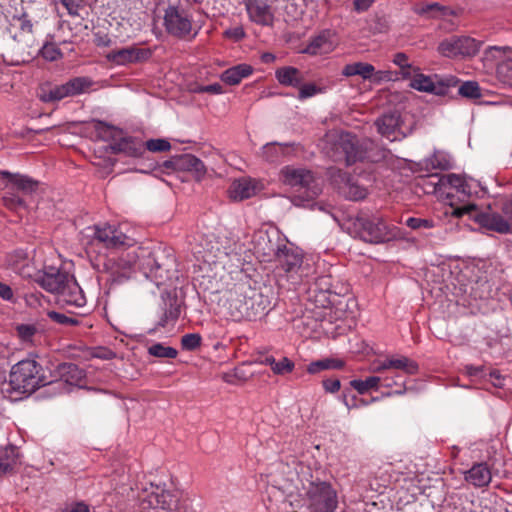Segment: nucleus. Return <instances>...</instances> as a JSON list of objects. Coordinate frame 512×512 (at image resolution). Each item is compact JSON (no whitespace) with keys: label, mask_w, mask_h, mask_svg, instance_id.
<instances>
[{"label":"nucleus","mask_w":512,"mask_h":512,"mask_svg":"<svg viewBox=\"0 0 512 512\" xmlns=\"http://www.w3.org/2000/svg\"><path fill=\"white\" fill-rule=\"evenodd\" d=\"M439 184L444 187L449 186L451 189L455 190V193L463 197H469L472 194L471 185L461 175H442L439 179Z\"/></svg>","instance_id":"c756f323"},{"label":"nucleus","mask_w":512,"mask_h":512,"mask_svg":"<svg viewBox=\"0 0 512 512\" xmlns=\"http://www.w3.org/2000/svg\"><path fill=\"white\" fill-rule=\"evenodd\" d=\"M245 7L249 19L262 26H271L274 14L271 7L263 0H245Z\"/></svg>","instance_id":"6ab92c4d"},{"label":"nucleus","mask_w":512,"mask_h":512,"mask_svg":"<svg viewBox=\"0 0 512 512\" xmlns=\"http://www.w3.org/2000/svg\"><path fill=\"white\" fill-rule=\"evenodd\" d=\"M393 80V75L391 71L388 70H379L376 71L375 67L373 66V75L372 79L370 80L373 83L379 84L383 81H391Z\"/></svg>","instance_id":"4d7b16f0"},{"label":"nucleus","mask_w":512,"mask_h":512,"mask_svg":"<svg viewBox=\"0 0 512 512\" xmlns=\"http://www.w3.org/2000/svg\"><path fill=\"white\" fill-rule=\"evenodd\" d=\"M410 87L413 89H416L418 91L422 92H428V93H436L440 94L441 91H438L436 89V86L434 82L432 81L431 77L426 76L424 74L417 73L414 75V77L411 79Z\"/></svg>","instance_id":"ea45409f"},{"label":"nucleus","mask_w":512,"mask_h":512,"mask_svg":"<svg viewBox=\"0 0 512 512\" xmlns=\"http://www.w3.org/2000/svg\"><path fill=\"white\" fill-rule=\"evenodd\" d=\"M176 171L191 172L196 180H201L206 173L203 162L192 154L176 156Z\"/></svg>","instance_id":"a878e982"},{"label":"nucleus","mask_w":512,"mask_h":512,"mask_svg":"<svg viewBox=\"0 0 512 512\" xmlns=\"http://www.w3.org/2000/svg\"><path fill=\"white\" fill-rule=\"evenodd\" d=\"M115 153H124L130 157H139L144 152V145L141 140L134 137H118L111 145Z\"/></svg>","instance_id":"bb28decb"},{"label":"nucleus","mask_w":512,"mask_h":512,"mask_svg":"<svg viewBox=\"0 0 512 512\" xmlns=\"http://www.w3.org/2000/svg\"><path fill=\"white\" fill-rule=\"evenodd\" d=\"M464 479L475 488H482L489 485L492 480V473L487 463H476L464 472Z\"/></svg>","instance_id":"b1692460"},{"label":"nucleus","mask_w":512,"mask_h":512,"mask_svg":"<svg viewBox=\"0 0 512 512\" xmlns=\"http://www.w3.org/2000/svg\"><path fill=\"white\" fill-rule=\"evenodd\" d=\"M341 387L339 379H325L323 380V388L328 393L338 392Z\"/></svg>","instance_id":"bf43d9fd"},{"label":"nucleus","mask_w":512,"mask_h":512,"mask_svg":"<svg viewBox=\"0 0 512 512\" xmlns=\"http://www.w3.org/2000/svg\"><path fill=\"white\" fill-rule=\"evenodd\" d=\"M452 215L455 217L468 215L482 228L500 234L512 233V198L503 205L502 214L494 212L490 208L481 211L475 204H468L454 208Z\"/></svg>","instance_id":"f257e3e1"},{"label":"nucleus","mask_w":512,"mask_h":512,"mask_svg":"<svg viewBox=\"0 0 512 512\" xmlns=\"http://www.w3.org/2000/svg\"><path fill=\"white\" fill-rule=\"evenodd\" d=\"M314 258L287 259L277 267L279 276H286L293 284H297L303 278L309 277L314 272Z\"/></svg>","instance_id":"4468645a"},{"label":"nucleus","mask_w":512,"mask_h":512,"mask_svg":"<svg viewBox=\"0 0 512 512\" xmlns=\"http://www.w3.org/2000/svg\"><path fill=\"white\" fill-rule=\"evenodd\" d=\"M421 166L426 170H447L451 167L450 160L447 155L442 152H435L431 156L425 158L421 163Z\"/></svg>","instance_id":"4c0bfd02"},{"label":"nucleus","mask_w":512,"mask_h":512,"mask_svg":"<svg viewBox=\"0 0 512 512\" xmlns=\"http://www.w3.org/2000/svg\"><path fill=\"white\" fill-rule=\"evenodd\" d=\"M18 461V450L15 446L8 445L0 452V475L11 471Z\"/></svg>","instance_id":"c9c22d12"},{"label":"nucleus","mask_w":512,"mask_h":512,"mask_svg":"<svg viewBox=\"0 0 512 512\" xmlns=\"http://www.w3.org/2000/svg\"><path fill=\"white\" fill-rule=\"evenodd\" d=\"M48 317L58 323V324H61V325H77L79 323V321L76 319V318H73V317H68L67 315L63 314V313H59V312H56V311H49L47 313Z\"/></svg>","instance_id":"864d4df0"},{"label":"nucleus","mask_w":512,"mask_h":512,"mask_svg":"<svg viewBox=\"0 0 512 512\" xmlns=\"http://www.w3.org/2000/svg\"><path fill=\"white\" fill-rule=\"evenodd\" d=\"M382 378L378 376H370L365 380L354 379L350 381V385L354 388L359 394H365L370 389L377 390L381 383Z\"/></svg>","instance_id":"a19ab883"},{"label":"nucleus","mask_w":512,"mask_h":512,"mask_svg":"<svg viewBox=\"0 0 512 512\" xmlns=\"http://www.w3.org/2000/svg\"><path fill=\"white\" fill-rule=\"evenodd\" d=\"M142 264L143 275L158 288L171 286L177 278L176 271L166 268V264L159 263L155 258H145Z\"/></svg>","instance_id":"2eb2a0df"},{"label":"nucleus","mask_w":512,"mask_h":512,"mask_svg":"<svg viewBox=\"0 0 512 512\" xmlns=\"http://www.w3.org/2000/svg\"><path fill=\"white\" fill-rule=\"evenodd\" d=\"M93 129L96 137L103 141H114L121 135V130L100 120L93 121Z\"/></svg>","instance_id":"72a5a7b5"},{"label":"nucleus","mask_w":512,"mask_h":512,"mask_svg":"<svg viewBox=\"0 0 512 512\" xmlns=\"http://www.w3.org/2000/svg\"><path fill=\"white\" fill-rule=\"evenodd\" d=\"M0 298L4 301L12 302L14 300V292L12 288L0 281Z\"/></svg>","instance_id":"052dcab7"},{"label":"nucleus","mask_w":512,"mask_h":512,"mask_svg":"<svg viewBox=\"0 0 512 512\" xmlns=\"http://www.w3.org/2000/svg\"><path fill=\"white\" fill-rule=\"evenodd\" d=\"M332 50L333 43L331 41V32L324 30L310 40L304 52L311 55H318L329 53Z\"/></svg>","instance_id":"c85d7f7f"},{"label":"nucleus","mask_w":512,"mask_h":512,"mask_svg":"<svg viewBox=\"0 0 512 512\" xmlns=\"http://www.w3.org/2000/svg\"><path fill=\"white\" fill-rule=\"evenodd\" d=\"M148 353L158 358H176L178 351L170 346H164L161 343H155L148 348Z\"/></svg>","instance_id":"79ce46f5"},{"label":"nucleus","mask_w":512,"mask_h":512,"mask_svg":"<svg viewBox=\"0 0 512 512\" xmlns=\"http://www.w3.org/2000/svg\"><path fill=\"white\" fill-rule=\"evenodd\" d=\"M143 145L144 149H147L150 152H165L171 148V144L165 139H150Z\"/></svg>","instance_id":"8fccbe9b"},{"label":"nucleus","mask_w":512,"mask_h":512,"mask_svg":"<svg viewBox=\"0 0 512 512\" xmlns=\"http://www.w3.org/2000/svg\"><path fill=\"white\" fill-rule=\"evenodd\" d=\"M297 89L299 90L297 95L299 100H305L324 92V88L317 86L315 83H305L304 81Z\"/></svg>","instance_id":"c03bdc74"},{"label":"nucleus","mask_w":512,"mask_h":512,"mask_svg":"<svg viewBox=\"0 0 512 512\" xmlns=\"http://www.w3.org/2000/svg\"><path fill=\"white\" fill-rule=\"evenodd\" d=\"M254 256H299L287 245L286 240L276 235L275 240L266 234H259L253 250Z\"/></svg>","instance_id":"f8f14e48"},{"label":"nucleus","mask_w":512,"mask_h":512,"mask_svg":"<svg viewBox=\"0 0 512 512\" xmlns=\"http://www.w3.org/2000/svg\"><path fill=\"white\" fill-rule=\"evenodd\" d=\"M41 366L34 359H24L12 366L9 375V386L20 394H31L46 384L40 374Z\"/></svg>","instance_id":"7ed1b4c3"},{"label":"nucleus","mask_w":512,"mask_h":512,"mask_svg":"<svg viewBox=\"0 0 512 512\" xmlns=\"http://www.w3.org/2000/svg\"><path fill=\"white\" fill-rule=\"evenodd\" d=\"M72 277L59 267L46 265L38 272L36 282L47 292L57 295Z\"/></svg>","instance_id":"ddd939ff"},{"label":"nucleus","mask_w":512,"mask_h":512,"mask_svg":"<svg viewBox=\"0 0 512 512\" xmlns=\"http://www.w3.org/2000/svg\"><path fill=\"white\" fill-rule=\"evenodd\" d=\"M282 180L299 193L298 197L309 201L317 197L321 191V184L310 170L286 166L281 170Z\"/></svg>","instance_id":"39448f33"},{"label":"nucleus","mask_w":512,"mask_h":512,"mask_svg":"<svg viewBox=\"0 0 512 512\" xmlns=\"http://www.w3.org/2000/svg\"><path fill=\"white\" fill-rule=\"evenodd\" d=\"M295 364L287 357H282L280 360H276L275 366L272 369L276 375H285L293 371Z\"/></svg>","instance_id":"3c124183"},{"label":"nucleus","mask_w":512,"mask_h":512,"mask_svg":"<svg viewBox=\"0 0 512 512\" xmlns=\"http://www.w3.org/2000/svg\"><path fill=\"white\" fill-rule=\"evenodd\" d=\"M66 97H69L66 83L51 86L49 88H43L40 94V99L43 102L60 101Z\"/></svg>","instance_id":"58836bf2"},{"label":"nucleus","mask_w":512,"mask_h":512,"mask_svg":"<svg viewBox=\"0 0 512 512\" xmlns=\"http://www.w3.org/2000/svg\"><path fill=\"white\" fill-rule=\"evenodd\" d=\"M373 33H385L388 30V21L384 16L376 15L370 24Z\"/></svg>","instance_id":"6e6d98bb"},{"label":"nucleus","mask_w":512,"mask_h":512,"mask_svg":"<svg viewBox=\"0 0 512 512\" xmlns=\"http://www.w3.org/2000/svg\"><path fill=\"white\" fill-rule=\"evenodd\" d=\"M62 512H90V510L84 502H76L64 508Z\"/></svg>","instance_id":"0e129e2a"},{"label":"nucleus","mask_w":512,"mask_h":512,"mask_svg":"<svg viewBox=\"0 0 512 512\" xmlns=\"http://www.w3.org/2000/svg\"><path fill=\"white\" fill-rule=\"evenodd\" d=\"M14 19H17L20 22L21 31L26 33H33V24L28 18V14L26 12H23L19 16H14Z\"/></svg>","instance_id":"13d9d810"},{"label":"nucleus","mask_w":512,"mask_h":512,"mask_svg":"<svg viewBox=\"0 0 512 512\" xmlns=\"http://www.w3.org/2000/svg\"><path fill=\"white\" fill-rule=\"evenodd\" d=\"M329 174L339 192L346 198L357 201L366 197V188L357 184L346 172L331 168Z\"/></svg>","instance_id":"dca6fc26"},{"label":"nucleus","mask_w":512,"mask_h":512,"mask_svg":"<svg viewBox=\"0 0 512 512\" xmlns=\"http://www.w3.org/2000/svg\"><path fill=\"white\" fill-rule=\"evenodd\" d=\"M359 237L369 243L389 242L397 237L395 227H389L381 218L358 217L354 222Z\"/></svg>","instance_id":"0eeeda50"},{"label":"nucleus","mask_w":512,"mask_h":512,"mask_svg":"<svg viewBox=\"0 0 512 512\" xmlns=\"http://www.w3.org/2000/svg\"><path fill=\"white\" fill-rule=\"evenodd\" d=\"M306 499L311 512H335L338 504L336 491L327 482H311Z\"/></svg>","instance_id":"6e6552de"},{"label":"nucleus","mask_w":512,"mask_h":512,"mask_svg":"<svg viewBox=\"0 0 512 512\" xmlns=\"http://www.w3.org/2000/svg\"><path fill=\"white\" fill-rule=\"evenodd\" d=\"M164 25L169 34L183 38L191 32L192 20L183 8L170 5L165 10Z\"/></svg>","instance_id":"9b49d317"},{"label":"nucleus","mask_w":512,"mask_h":512,"mask_svg":"<svg viewBox=\"0 0 512 512\" xmlns=\"http://www.w3.org/2000/svg\"><path fill=\"white\" fill-rule=\"evenodd\" d=\"M160 253L165 254L166 256L172 255L171 248H169L163 244H158L153 247L152 251L149 252L148 256H156L157 254H160Z\"/></svg>","instance_id":"338daca9"},{"label":"nucleus","mask_w":512,"mask_h":512,"mask_svg":"<svg viewBox=\"0 0 512 512\" xmlns=\"http://www.w3.org/2000/svg\"><path fill=\"white\" fill-rule=\"evenodd\" d=\"M0 176L6 178L0 187V200L4 207L11 211L26 209L24 196L34 193L39 182L26 175L14 174L9 171H0Z\"/></svg>","instance_id":"f03ea898"},{"label":"nucleus","mask_w":512,"mask_h":512,"mask_svg":"<svg viewBox=\"0 0 512 512\" xmlns=\"http://www.w3.org/2000/svg\"><path fill=\"white\" fill-rule=\"evenodd\" d=\"M87 231L93 233L92 244H102L108 249H118L121 247L131 246L133 240L119 231L116 227L107 223L95 225L87 228Z\"/></svg>","instance_id":"9d476101"},{"label":"nucleus","mask_w":512,"mask_h":512,"mask_svg":"<svg viewBox=\"0 0 512 512\" xmlns=\"http://www.w3.org/2000/svg\"><path fill=\"white\" fill-rule=\"evenodd\" d=\"M392 62L397 65L400 69H406L408 67L409 60L408 56L403 52L394 54Z\"/></svg>","instance_id":"e2e57ef3"},{"label":"nucleus","mask_w":512,"mask_h":512,"mask_svg":"<svg viewBox=\"0 0 512 512\" xmlns=\"http://www.w3.org/2000/svg\"><path fill=\"white\" fill-rule=\"evenodd\" d=\"M342 75L346 77L360 76L363 80H371L373 65L366 62H354L347 64L342 69Z\"/></svg>","instance_id":"2f4dec72"},{"label":"nucleus","mask_w":512,"mask_h":512,"mask_svg":"<svg viewBox=\"0 0 512 512\" xmlns=\"http://www.w3.org/2000/svg\"><path fill=\"white\" fill-rule=\"evenodd\" d=\"M331 366H332L331 359L318 360V361L311 362L308 365L307 372L310 374H316L322 370L331 369Z\"/></svg>","instance_id":"5fc2aeb1"},{"label":"nucleus","mask_w":512,"mask_h":512,"mask_svg":"<svg viewBox=\"0 0 512 512\" xmlns=\"http://www.w3.org/2000/svg\"><path fill=\"white\" fill-rule=\"evenodd\" d=\"M308 299L315 303L316 307H327L331 304V279L329 276H320L309 287Z\"/></svg>","instance_id":"aec40b11"},{"label":"nucleus","mask_w":512,"mask_h":512,"mask_svg":"<svg viewBox=\"0 0 512 512\" xmlns=\"http://www.w3.org/2000/svg\"><path fill=\"white\" fill-rule=\"evenodd\" d=\"M326 137L328 141L334 143L336 151L344 155L347 165L354 164L357 161H375V158L371 155L373 142L369 139L360 141L348 132H331Z\"/></svg>","instance_id":"20e7f679"},{"label":"nucleus","mask_w":512,"mask_h":512,"mask_svg":"<svg viewBox=\"0 0 512 512\" xmlns=\"http://www.w3.org/2000/svg\"><path fill=\"white\" fill-rule=\"evenodd\" d=\"M161 296L164 302V308L163 314L158 321V326L166 327L170 324H174L178 320L181 314V306L176 295H171L166 289L162 292Z\"/></svg>","instance_id":"5701e85b"},{"label":"nucleus","mask_w":512,"mask_h":512,"mask_svg":"<svg viewBox=\"0 0 512 512\" xmlns=\"http://www.w3.org/2000/svg\"><path fill=\"white\" fill-rule=\"evenodd\" d=\"M375 125L382 136L394 141L400 128V115L398 112L384 114L375 121Z\"/></svg>","instance_id":"393cba45"},{"label":"nucleus","mask_w":512,"mask_h":512,"mask_svg":"<svg viewBox=\"0 0 512 512\" xmlns=\"http://www.w3.org/2000/svg\"><path fill=\"white\" fill-rule=\"evenodd\" d=\"M479 51V43L469 36L453 35L442 40L438 52L448 58L471 57Z\"/></svg>","instance_id":"1a4fd4ad"},{"label":"nucleus","mask_w":512,"mask_h":512,"mask_svg":"<svg viewBox=\"0 0 512 512\" xmlns=\"http://www.w3.org/2000/svg\"><path fill=\"white\" fill-rule=\"evenodd\" d=\"M59 372L66 383L76 386H80L85 376L83 370L73 363H64L60 365Z\"/></svg>","instance_id":"473e14b6"},{"label":"nucleus","mask_w":512,"mask_h":512,"mask_svg":"<svg viewBox=\"0 0 512 512\" xmlns=\"http://www.w3.org/2000/svg\"><path fill=\"white\" fill-rule=\"evenodd\" d=\"M151 56L149 50L136 47H126L119 50H113L107 54L108 61L116 65H127L130 63L147 60Z\"/></svg>","instance_id":"a211bd4d"},{"label":"nucleus","mask_w":512,"mask_h":512,"mask_svg":"<svg viewBox=\"0 0 512 512\" xmlns=\"http://www.w3.org/2000/svg\"><path fill=\"white\" fill-rule=\"evenodd\" d=\"M499 79L509 86H512V58H507L497 65Z\"/></svg>","instance_id":"37998d69"},{"label":"nucleus","mask_w":512,"mask_h":512,"mask_svg":"<svg viewBox=\"0 0 512 512\" xmlns=\"http://www.w3.org/2000/svg\"><path fill=\"white\" fill-rule=\"evenodd\" d=\"M199 93H210V94H221L223 93V87L219 83H213L210 85L200 86L197 89Z\"/></svg>","instance_id":"680f3d73"},{"label":"nucleus","mask_w":512,"mask_h":512,"mask_svg":"<svg viewBox=\"0 0 512 512\" xmlns=\"http://www.w3.org/2000/svg\"><path fill=\"white\" fill-rule=\"evenodd\" d=\"M406 225L413 230L430 229L433 227V221L429 219L409 217Z\"/></svg>","instance_id":"603ef678"},{"label":"nucleus","mask_w":512,"mask_h":512,"mask_svg":"<svg viewBox=\"0 0 512 512\" xmlns=\"http://www.w3.org/2000/svg\"><path fill=\"white\" fill-rule=\"evenodd\" d=\"M142 512H184L178 506L177 498L161 485L150 484L140 496Z\"/></svg>","instance_id":"423d86ee"},{"label":"nucleus","mask_w":512,"mask_h":512,"mask_svg":"<svg viewBox=\"0 0 512 512\" xmlns=\"http://www.w3.org/2000/svg\"><path fill=\"white\" fill-rule=\"evenodd\" d=\"M288 148V144L267 143L262 147V157L271 163L278 162L285 156Z\"/></svg>","instance_id":"f704fd0d"},{"label":"nucleus","mask_w":512,"mask_h":512,"mask_svg":"<svg viewBox=\"0 0 512 512\" xmlns=\"http://www.w3.org/2000/svg\"><path fill=\"white\" fill-rule=\"evenodd\" d=\"M259 190V182L252 178L243 177L231 184L229 195L235 201H242L255 196Z\"/></svg>","instance_id":"4be33fe9"},{"label":"nucleus","mask_w":512,"mask_h":512,"mask_svg":"<svg viewBox=\"0 0 512 512\" xmlns=\"http://www.w3.org/2000/svg\"><path fill=\"white\" fill-rule=\"evenodd\" d=\"M390 369L401 371L406 375H415L418 373L419 366L406 356H390L383 361L376 362L372 371L380 373Z\"/></svg>","instance_id":"f3484780"},{"label":"nucleus","mask_w":512,"mask_h":512,"mask_svg":"<svg viewBox=\"0 0 512 512\" xmlns=\"http://www.w3.org/2000/svg\"><path fill=\"white\" fill-rule=\"evenodd\" d=\"M253 72V68L248 64H239L223 72L221 79L229 85H237L245 77Z\"/></svg>","instance_id":"7c9ffc66"},{"label":"nucleus","mask_w":512,"mask_h":512,"mask_svg":"<svg viewBox=\"0 0 512 512\" xmlns=\"http://www.w3.org/2000/svg\"><path fill=\"white\" fill-rule=\"evenodd\" d=\"M465 371L468 376L471 377H481L484 373L483 366H475V365H466Z\"/></svg>","instance_id":"69168bd1"},{"label":"nucleus","mask_w":512,"mask_h":512,"mask_svg":"<svg viewBox=\"0 0 512 512\" xmlns=\"http://www.w3.org/2000/svg\"><path fill=\"white\" fill-rule=\"evenodd\" d=\"M381 378H382L381 382L383 383V386L386 388H391L393 386H402L403 387V389L397 390V391L393 392V394L402 395L406 392L405 380L401 374H395L393 376H385V377H381ZM387 395L390 396V395H392V393H387Z\"/></svg>","instance_id":"49530a36"},{"label":"nucleus","mask_w":512,"mask_h":512,"mask_svg":"<svg viewBox=\"0 0 512 512\" xmlns=\"http://www.w3.org/2000/svg\"><path fill=\"white\" fill-rule=\"evenodd\" d=\"M17 336L23 342H32L35 334L37 333V328L34 324H18L15 327Z\"/></svg>","instance_id":"de8ad7c7"},{"label":"nucleus","mask_w":512,"mask_h":512,"mask_svg":"<svg viewBox=\"0 0 512 512\" xmlns=\"http://www.w3.org/2000/svg\"><path fill=\"white\" fill-rule=\"evenodd\" d=\"M458 93L466 98L476 99L481 97L480 87L475 81H466L458 89Z\"/></svg>","instance_id":"a18cd8bd"},{"label":"nucleus","mask_w":512,"mask_h":512,"mask_svg":"<svg viewBox=\"0 0 512 512\" xmlns=\"http://www.w3.org/2000/svg\"><path fill=\"white\" fill-rule=\"evenodd\" d=\"M275 77L279 84L287 87L298 88L305 80L304 74L296 67L284 66L275 71Z\"/></svg>","instance_id":"cd10ccee"},{"label":"nucleus","mask_w":512,"mask_h":512,"mask_svg":"<svg viewBox=\"0 0 512 512\" xmlns=\"http://www.w3.org/2000/svg\"><path fill=\"white\" fill-rule=\"evenodd\" d=\"M341 400L343 404L347 407L348 410H351L353 408H358V398L353 395L350 399L348 398L347 394L343 393Z\"/></svg>","instance_id":"774afa93"},{"label":"nucleus","mask_w":512,"mask_h":512,"mask_svg":"<svg viewBox=\"0 0 512 512\" xmlns=\"http://www.w3.org/2000/svg\"><path fill=\"white\" fill-rule=\"evenodd\" d=\"M56 296L57 301L63 305L83 307L86 304L83 291L76 282L74 276Z\"/></svg>","instance_id":"412c9836"},{"label":"nucleus","mask_w":512,"mask_h":512,"mask_svg":"<svg viewBox=\"0 0 512 512\" xmlns=\"http://www.w3.org/2000/svg\"><path fill=\"white\" fill-rule=\"evenodd\" d=\"M202 337L199 333H188L182 336L181 346L184 350L193 351L200 347Z\"/></svg>","instance_id":"09e8293b"},{"label":"nucleus","mask_w":512,"mask_h":512,"mask_svg":"<svg viewBox=\"0 0 512 512\" xmlns=\"http://www.w3.org/2000/svg\"><path fill=\"white\" fill-rule=\"evenodd\" d=\"M93 80L86 76L75 77L66 82L69 97L77 96L89 91Z\"/></svg>","instance_id":"e433bc0d"}]
</instances>
